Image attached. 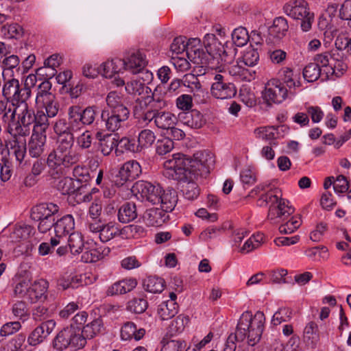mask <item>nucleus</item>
Segmentation results:
<instances>
[{"label":"nucleus","instance_id":"obj_34","mask_svg":"<svg viewBox=\"0 0 351 351\" xmlns=\"http://www.w3.org/2000/svg\"><path fill=\"white\" fill-rule=\"evenodd\" d=\"M125 89L128 94L138 96L144 94L146 95L145 96L151 95L153 93L152 89L146 86L143 82L136 79L128 82L125 86Z\"/></svg>","mask_w":351,"mask_h":351},{"label":"nucleus","instance_id":"obj_64","mask_svg":"<svg viewBox=\"0 0 351 351\" xmlns=\"http://www.w3.org/2000/svg\"><path fill=\"white\" fill-rule=\"evenodd\" d=\"M74 179L71 178H64L59 182V189L62 190V194H71L74 193L77 189L80 188L78 184L75 186Z\"/></svg>","mask_w":351,"mask_h":351},{"label":"nucleus","instance_id":"obj_26","mask_svg":"<svg viewBox=\"0 0 351 351\" xmlns=\"http://www.w3.org/2000/svg\"><path fill=\"white\" fill-rule=\"evenodd\" d=\"M204 45L208 57L210 56L213 59L217 58V55H219V53L221 52L223 47L225 46L213 34L205 35Z\"/></svg>","mask_w":351,"mask_h":351},{"label":"nucleus","instance_id":"obj_19","mask_svg":"<svg viewBox=\"0 0 351 351\" xmlns=\"http://www.w3.org/2000/svg\"><path fill=\"white\" fill-rule=\"evenodd\" d=\"M188 59L194 64H206L208 60L207 53L203 50L199 38L189 39V47L186 53Z\"/></svg>","mask_w":351,"mask_h":351},{"label":"nucleus","instance_id":"obj_27","mask_svg":"<svg viewBox=\"0 0 351 351\" xmlns=\"http://www.w3.org/2000/svg\"><path fill=\"white\" fill-rule=\"evenodd\" d=\"M35 233V229L29 225H16L10 234L11 241H25L30 240L34 237Z\"/></svg>","mask_w":351,"mask_h":351},{"label":"nucleus","instance_id":"obj_4","mask_svg":"<svg viewBox=\"0 0 351 351\" xmlns=\"http://www.w3.org/2000/svg\"><path fill=\"white\" fill-rule=\"evenodd\" d=\"M106 101L109 109L101 111V119L108 131L114 132L129 118L130 110L123 103L122 94L117 91H110Z\"/></svg>","mask_w":351,"mask_h":351},{"label":"nucleus","instance_id":"obj_5","mask_svg":"<svg viewBox=\"0 0 351 351\" xmlns=\"http://www.w3.org/2000/svg\"><path fill=\"white\" fill-rule=\"evenodd\" d=\"M265 322L263 312L257 311L253 315L250 311H245L240 317L235 333L240 341L247 338L248 344L253 346L261 339Z\"/></svg>","mask_w":351,"mask_h":351},{"label":"nucleus","instance_id":"obj_58","mask_svg":"<svg viewBox=\"0 0 351 351\" xmlns=\"http://www.w3.org/2000/svg\"><path fill=\"white\" fill-rule=\"evenodd\" d=\"M160 351H183L186 347L185 341L180 339H172L167 341L163 339Z\"/></svg>","mask_w":351,"mask_h":351},{"label":"nucleus","instance_id":"obj_62","mask_svg":"<svg viewBox=\"0 0 351 351\" xmlns=\"http://www.w3.org/2000/svg\"><path fill=\"white\" fill-rule=\"evenodd\" d=\"M267 274H269L270 280L272 283L285 284L289 282L286 278V276L288 274V271L285 269L278 268L269 271Z\"/></svg>","mask_w":351,"mask_h":351},{"label":"nucleus","instance_id":"obj_37","mask_svg":"<svg viewBox=\"0 0 351 351\" xmlns=\"http://www.w3.org/2000/svg\"><path fill=\"white\" fill-rule=\"evenodd\" d=\"M103 75L106 77H112L114 74L119 73L124 69V62L122 59L114 58L108 60L102 64Z\"/></svg>","mask_w":351,"mask_h":351},{"label":"nucleus","instance_id":"obj_52","mask_svg":"<svg viewBox=\"0 0 351 351\" xmlns=\"http://www.w3.org/2000/svg\"><path fill=\"white\" fill-rule=\"evenodd\" d=\"M258 60L259 53L258 52V49L254 48L251 44L250 46L245 49L241 62H243L245 65L248 66H254L256 64Z\"/></svg>","mask_w":351,"mask_h":351},{"label":"nucleus","instance_id":"obj_32","mask_svg":"<svg viewBox=\"0 0 351 351\" xmlns=\"http://www.w3.org/2000/svg\"><path fill=\"white\" fill-rule=\"evenodd\" d=\"M145 333L143 328L137 329L133 322H127L121 328V337L123 340H130L134 339L136 341L140 340Z\"/></svg>","mask_w":351,"mask_h":351},{"label":"nucleus","instance_id":"obj_11","mask_svg":"<svg viewBox=\"0 0 351 351\" xmlns=\"http://www.w3.org/2000/svg\"><path fill=\"white\" fill-rule=\"evenodd\" d=\"M288 95V90L284 84L278 79H271L265 85L262 92L263 99L268 106L279 104L284 101Z\"/></svg>","mask_w":351,"mask_h":351},{"label":"nucleus","instance_id":"obj_2","mask_svg":"<svg viewBox=\"0 0 351 351\" xmlns=\"http://www.w3.org/2000/svg\"><path fill=\"white\" fill-rule=\"evenodd\" d=\"M214 164V155L209 151L203 150L195 153L193 158H187L180 153L173 154L171 158L164 162L163 165L168 171L167 173L169 177L173 180H183L206 176Z\"/></svg>","mask_w":351,"mask_h":351},{"label":"nucleus","instance_id":"obj_22","mask_svg":"<svg viewBox=\"0 0 351 351\" xmlns=\"http://www.w3.org/2000/svg\"><path fill=\"white\" fill-rule=\"evenodd\" d=\"M178 119L184 125L195 129L200 128L206 123L203 115L197 110L181 112L178 114Z\"/></svg>","mask_w":351,"mask_h":351},{"label":"nucleus","instance_id":"obj_33","mask_svg":"<svg viewBox=\"0 0 351 351\" xmlns=\"http://www.w3.org/2000/svg\"><path fill=\"white\" fill-rule=\"evenodd\" d=\"M86 251L82 255V260L86 263H93L103 258L110 253L109 247H86Z\"/></svg>","mask_w":351,"mask_h":351},{"label":"nucleus","instance_id":"obj_30","mask_svg":"<svg viewBox=\"0 0 351 351\" xmlns=\"http://www.w3.org/2000/svg\"><path fill=\"white\" fill-rule=\"evenodd\" d=\"M287 128H286L284 125L278 126V127H260L254 130V134H256V138L263 140V141H269L278 138L280 134V131L284 132L287 131Z\"/></svg>","mask_w":351,"mask_h":351},{"label":"nucleus","instance_id":"obj_49","mask_svg":"<svg viewBox=\"0 0 351 351\" xmlns=\"http://www.w3.org/2000/svg\"><path fill=\"white\" fill-rule=\"evenodd\" d=\"M335 45L338 50H345L351 55V35L348 32L339 33L335 39Z\"/></svg>","mask_w":351,"mask_h":351},{"label":"nucleus","instance_id":"obj_53","mask_svg":"<svg viewBox=\"0 0 351 351\" xmlns=\"http://www.w3.org/2000/svg\"><path fill=\"white\" fill-rule=\"evenodd\" d=\"M232 39L236 46L243 47L250 40V35L245 27H239L234 29L232 32Z\"/></svg>","mask_w":351,"mask_h":351},{"label":"nucleus","instance_id":"obj_31","mask_svg":"<svg viewBox=\"0 0 351 351\" xmlns=\"http://www.w3.org/2000/svg\"><path fill=\"white\" fill-rule=\"evenodd\" d=\"M303 340L308 345L312 347L316 346L319 340V332L318 325L313 321L308 322L303 330Z\"/></svg>","mask_w":351,"mask_h":351},{"label":"nucleus","instance_id":"obj_7","mask_svg":"<svg viewBox=\"0 0 351 351\" xmlns=\"http://www.w3.org/2000/svg\"><path fill=\"white\" fill-rule=\"evenodd\" d=\"M48 288L47 281L41 279L31 283L29 280H23L14 287V294L30 303L42 302L46 299Z\"/></svg>","mask_w":351,"mask_h":351},{"label":"nucleus","instance_id":"obj_10","mask_svg":"<svg viewBox=\"0 0 351 351\" xmlns=\"http://www.w3.org/2000/svg\"><path fill=\"white\" fill-rule=\"evenodd\" d=\"M132 192L142 201H147L152 204H158L159 195L162 187L159 184H153L145 180L136 182L131 189Z\"/></svg>","mask_w":351,"mask_h":351},{"label":"nucleus","instance_id":"obj_17","mask_svg":"<svg viewBox=\"0 0 351 351\" xmlns=\"http://www.w3.org/2000/svg\"><path fill=\"white\" fill-rule=\"evenodd\" d=\"M56 323L53 319L43 322L35 328L27 337L30 346H36L42 343L54 330Z\"/></svg>","mask_w":351,"mask_h":351},{"label":"nucleus","instance_id":"obj_25","mask_svg":"<svg viewBox=\"0 0 351 351\" xmlns=\"http://www.w3.org/2000/svg\"><path fill=\"white\" fill-rule=\"evenodd\" d=\"M168 219L167 213L160 208L148 209L143 215V220L149 226H161Z\"/></svg>","mask_w":351,"mask_h":351},{"label":"nucleus","instance_id":"obj_18","mask_svg":"<svg viewBox=\"0 0 351 351\" xmlns=\"http://www.w3.org/2000/svg\"><path fill=\"white\" fill-rule=\"evenodd\" d=\"M289 29L287 19L282 16L274 19L273 24L268 28V37L266 38L267 43H278L286 36Z\"/></svg>","mask_w":351,"mask_h":351},{"label":"nucleus","instance_id":"obj_63","mask_svg":"<svg viewBox=\"0 0 351 351\" xmlns=\"http://www.w3.org/2000/svg\"><path fill=\"white\" fill-rule=\"evenodd\" d=\"M11 149H13L16 159L21 162L26 154L27 149L25 141H19L18 139L13 140V144L11 145Z\"/></svg>","mask_w":351,"mask_h":351},{"label":"nucleus","instance_id":"obj_59","mask_svg":"<svg viewBox=\"0 0 351 351\" xmlns=\"http://www.w3.org/2000/svg\"><path fill=\"white\" fill-rule=\"evenodd\" d=\"M100 150L104 156H108L117 145V141L112 135L104 136L100 138Z\"/></svg>","mask_w":351,"mask_h":351},{"label":"nucleus","instance_id":"obj_39","mask_svg":"<svg viewBox=\"0 0 351 351\" xmlns=\"http://www.w3.org/2000/svg\"><path fill=\"white\" fill-rule=\"evenodd\" d=\"M104 330L102 319L97 318L93 320L82 328V333L86 339H90Z\"/></svg>","mask_w":351,"mask_h":351},{"label":"nucleus","instance_id":"obj_50","mask_svg":"<svg viewBox=\"0 0 351 351\" xmlns=\"http://www.w3.org/2000/svg\"><path fill=\"white\" fill-rule=\"evenodd\" d=\"M305 254L313 261L325 260L328 256V248L324 245L309 247L305 250Z\"/></svg>","mask_w":351,"mask_h":351},{"label":"nucleus","instance_id":"obj_42","mask_svg":"<svg viewBox=\"0 0 351 351\" xmlns=\"http://www.w3.org/2000/svg\"><path fill=\"white\" fill-rule=\"evenodd\" d=\"M71 335L69 327L61 330L53 341V348L57 350L62 351L70 346Z\"/></svg>","mask_w":351,"mask_h":351},{"label":"nucleus","instance_id":"obj_14","mask_svg":"<svg viewBox=\"0 0 351 351\" xmlns=\"http://www.w3.org/2000/svg\"><path fill=\"white\" fill-rule=\"evenodd\" d=\"M69 107L80 130L86 125H92L99 114L98 108L95 106H89L84 108L79 105Z\"/></svg>","mask_w":351,"mask_h":351},{"label":"nucleus","instance_id":"obj_45","mask_svg":"<svg viewBox=\"0 0 351 351\" xmlns=\"http://www.w3.org/2000/svg\"><path fill=\"white\" fill-rule=\"evenodd\" d=\"M35 117L36 119L34 121L32 132H36L46 134V131L49 126V118L51 117H48L44 111H37Z\"/></svg>","mask_w":351,"mask_h":351},{"label":"nucleus","instance_id":"obj_47","mask_svg":"<svg viewBox=\"0 0 351 351\" xmlns=\"http://www.w3.org/2000/svg\"><path fill=\"white\" fill-rule=\"evenodd\" d=\"M121 230H119L114 226L106 225L103 226L99 234L100 241H110L114 238L121 239Z\"/></svg>","mask_w":351,"mask_h":351},{"label":"nucleus","instance_id":"obj_15","mask_svg":"<svg viewBox=\"0 0 351 351\" xmlns=\"http://www.w3.org/2000/svg\"><path fill=\"white\" fill-rule=\"evenodd\" d=\"M215 82L211 86L212 95L220 99H227L233 97L237 93L234 84L228 82L223 75L217 74L214 77Z\"/></svg>","mask_w":351,"mask_h":351},{"label":"nucleus","instance_id":"obj_13","mask_svg":"<svg viewBox=\"0 0 351 351\" xmlns=\"http://www.w3.org/2000/svg\"><path fill=\"white\" fill-rule=\"evenodd\" d=\"M74 219L70 215H66L60 219H57L56 222L54 221V231L56 236L60 239L64 236L69 234L68 241H83L84 239L80 232H71L74 228Z\"/></svg>","mask_w":351,"mask_h":351},{"label":"nucleus","instance_id":"obj_29","mask_svg":"<svg viewBox=\"0 0 351 351\" xmlns=\"http://www.w3.org/2000/svg\"><path fill=\"white\" fill-rule=\"evenodd\" d=\"M138 216L136 206L134 202H125L118 210L117 217L123 223L134 221Z\"/></svg>","mask_w":351,"mask_h":351},{"label":"nucleus","instance_id":"obj_44","mask_svg":"<svg viewBox=\"0 0 351 351\" xmlns=\"http://www.w3.org/2000/svg\"><path fill=\"white\" fill-rule=\"evenodd\" d=\"M21 106L23 107L21 112L19 114V121L18 123L22 124L23 126L30 127L34 123L36 117L33 109L29 108L27 101L25 104H21Z\"/></svg>","mask_w":351,"mask_h":351},{"label":"nucleus","instance_id":"obj_51","mask_svg":"<svg viewBox=\"0 0 351 351\" xmlns=\"http://www.w3.org/2000/svg\"><path fill=\"white\" fill-rule=\"evenodd\" d=\"M12 312L14 316L23 322L27 320L29 317V313L26 303L23 301L15 302L12 307Z\"/></svg>","mask_w":351,"mask_h":351},{"label":"nucleus","instance_id":"obj_24","mask_svg":"<svg viewBox=\"0 0 351 351\" xmlns=\"http://www.w3.org/2000/svg\"><path fill=\"white\" fill-rule=\"evenodd\" d=\"M136 285L137 281L135 278H124L108 287L106 294L108 296L125 294L132 291Z\"/></svg>","mask_w":351,"mask_h":351},{"label":"nucleus","instance_id":"obj_28","mask_svg":"<svg viewBox=\"0 0 351 351\" xmlns=\"http://www.w3.org/2000/svg\"><path fill=\"white\" fill-rule=\"evenodd\" d=\"M159 197L158 204H160V208L163 209L167 213L171 212L178 202L176 191L173 189H168L167 190L162 189V192L159 195Z\"/></svg>","mask_w":351,"mask_h":351},{"label":"nucleus","instance_id":"obj_48","mask_svg":"<svg viewBox=\"0 0 351 351\" xmlns=\"http://www.w3.org/2000/svg\"><path fill=\"white\" fill-rule=\"evenodd\" d=\"M69 329H70V333L71 334L70 347L74 350H78L84 347L86 343V338L82 333V328L77 330L73 328H69Z\"/></svg>","mask_w":351,"mask_h":351},{"label":"nucleus","instance_id":"obj_46","mask_svg":"<svg viewBox=\"0 0 351 351\" xmlns=\"http://www.w3.org/2000/svg\"><path fill=\"white\" fill-rule=\"evenodd\" d=\"M189 319L187 316L180 315L176 317L169 325L168 328V333L170 335H175L182 332L185 326L189 323Z\"/></svg>","mask_w":351,"mask_h":351},{"label":"nucleus","instance_id":"obj_56","mask_svg":"<svg viewBox=\"0 0 351 351\" xmlns=\"http://www.w3.org/2000/svg\"><path fill=\"white\" fill-rule=\"evenodd\" d=\"M37 106L40 108H45V113L51 118L55 117L60 110V104L56 97L47 100V101H45V104H40Z\"/></svg>","mask_w":351,"mask_h":351},{"label":"nucleus","instance_id":"obj_41","mask_svg":"<svg viewBox=\"0 0 351 351\" xmlns=\"http://www.w3.org/2000/svg\"><path fill=\"white\" fill-rule=\"evenodd\" d=\"M145 229L140 226H128L121 229V239H139L145 236Z\"/></svg>","mask_w":351,"mask_h":351},{"label":"nucleus","instance_id":"obj_3","mask_svg":"<svg viewBox=\"0 0 351 351\" xmlns=\"http://www.w3.org/2000/svg\"><path fill=\"white\" fill-rule=\"evenodd\" d=\"M75 141H57V146L48 154L47 175L58 180L64 174V169L78 162L80 154L74 147Z\"/></svg>","mask_w":351,"mask_h":351},{"label":"nucleus","instance_id":"obj_9","mask_svg":"<svg viewBox=\"0 0 351 351\" xmlns=\"http://www.w3.org/2000/svg\"><path fill=\"white\" fill-rule=\"evenodd\" d=\"M280 191L278 189H270L263 196L266 199L267 204H270L268 218L274 220L278 217L289 216L294 213V208L289 206V201L278 197V193Z\"/></svg>","mask_w":351,"mask_h":351},{"label":"nucleus","instance_id":"obj_61","mask_svg":"<svg viewBox=\"0 0 351 351\" xmlns=\"http://www.w3.org/2000/svg\"><path fill=\"white\" fill-rule=\"evenodd\" d=\"M73 179H74L77 184L87 183L90 179L88 169L82 166H76L73 169Z\"/></svg>","mask_w":351,"mask_h":351},{"label":"nucleus","instance_id":"obj_54","mask_svg":"<svg viewBox=\"0 0 351 351\" xmlns=\"http://www.w3.org/2000/svg\"><path fill=\"white\" fill-rule=\"evenodd\" d=\"M155 140L154 133L150 130L145 129L139 133L137 142L141 150L143 148L150 147Z\"/></svg>","mask_w":351,"mask_h":351},{"label":"nucleus","instance_id":"obj_35","mask_svg":"<svg viewBox=\"0 0 351 351\" xmlns=\"http://www.w3.org/2000/svg\"><path fill=\"white\" fill-rule=\"evenodd\" d=\"M52 84L49 80L42 82L37 88L36 97V104H45V101L56 97L55 94L51 92Z\"/></svg>","mask_w":351,"mask_h":351},{"label":"nucleus","instance_id":"obj_16","mask_svg":"<svg viewBox=\"0 0 351 351\" xmlns=\"http://www.w3.org/2000/svg\"><path fill=\"white\" fill-rule=\"evenodd\" d=\"M142 173V169L140 164L134 160H129L125 162L119 171L117 178H120V182L116 180V184L123 185L127 182H131L138 178Z\"/></svg>","mask_w":351,"mask_h":351},{"label":"nucleus","instance_id":"obj_8","mask_svg":"<svg viewBox=\"0 0 351 351\" xmlns=\"http://www.w3.org/2000/svg\"><path fill=\"white\" fill-rule=\"evenodd\" d=\"M59 206L51 202L39 204L32 208L31 218L39 221L38 229L40 233L47 232L54 225L58 217Z\"/></svg>","mask_w":351,"mask_h":351},{"label":"nucleus","instance_id":"obj_40","mask_svg":"<svg viewBox=\"0 0 351 351\" xmlns=\"http://www.w3.org/2000/svg\"><path fill=\"white\" fill-rule=\"evenodd\" d=\"M144 289L152 293H160L165 287V280L159 277L149 276L143 280Z\"/></svg>","mask_w":351,"mask_h":351},{"label":"nucleus","instance_id":"obj_38","mask_svg":"<svg viewBox=\"0 0 351 351\" xmlns=\"http://www.w3.org/2000/svg\"><path fill=\"white\" fill-rule=\"evenodd\" d=\"M178 307L176 302L164 301L158 307V314L161 319L167 320L177 314Z\"/></svg>","mask_w":351,"mask_h":351},{"label":"nucleus","instance_id":"obj_21","mask_svg":"<svg viewBox=\"0 0 351 351\" xmlns=\"http://www.w3.org/2000/svg\"><path fill=\"white\" fill-rule=\"evenodd\" d=\"M307 6L308 3L304 0H291L285 3L283 10L287 16L299 20L310 13Z\"/></svg>","mask_w":351,"mask_h":351},{"label":"nucleus","instance_id":"obj_12","mask_svg":"<svg viewBox=\"0 0 351 351\" xmlns=\"http://www.w3.org/2000/svg\"><path fill=\"white\" fill-rule=\"evenodd\" d=\"M57 141H75L73 133L80 131L70 107L67 110V119H60L53 125Z\"/></svg>","mask_w":351,"mask_h":351},{"label":"nucleus","instance_id":"obj_20","mask_svg":"<svg viewBox=\"0 0 351 351\" xmlns=\"http://www.w3.org/2000/svg\"><path fill=\"white\" fill-rule=\"evenodd\" d=\"M46 142V134L36 132H32L27 145L29 155L32 158L40 157L45 152Z\"/></svg>","mask_w":351,"mask_h":351},{"label":"nucleus","instance_id":"obj_55","mask_svg":"<svg viewBox=\"0 0 351 351\" xmlns=\"http://www.w3.org/2000/svg\"><path fill=\"white\" fill-rule=\"evenodd\" d=\"M189 47V40L184 36L176 37L171 44L170 49L173 54L180 55L186 53Z\"/></svg>","mask_w":351,"mask_h":351},{"label":"nucleus","instance_id":"obj_36","mask_svg":"<svg viewBox=\"0 0 351 351\" xmlns=\"http://www.w3.org/2000/svg\"><path fill=\"white\" fill-rule=\"evenodd\" d=\"M194 180L190 178L178 180L184 182L182 186V191L184 197L191 201L197 199L200 193V189Z\"/></svg>","mask_w":351,"mask_h":351},{"label":"nucleus","instance_id":"obj_57","mask_svg":"<svg viewBox=\"0 0 351 351\" xmlns=\"http://www.w3.org/2000/svg\"><path fill=\"white\" fill-rule=\"evenodd\" d=\"M1 33L8 38H19L23 35V29L18 23H12L8 25H3L1 27Z\"/></svg>","mask_w":351,"mask_h":351},{"label":"nucleus","instance_id":"obj_43","mask_svg":"<svg viewBox=\"0 0 351 351\" xmlns=\"http://www.w3.org/2000/svg\"><path fill=\"white\" fill-rule=\"evenodd\" d=\"M303 77L308 82H313L322 77V68L318 63L311 62L303 69Z\"/></svg>","mask_w":351,"mask_h":351},{"label":"nucleus","instance_id":"obj_1","mask_svg":"<svg viewBox=\"0 0 351 351\" xmlns=\"http://www.w3.org/2000/svg\"><path fill=\"white\" fill-rule=\"evenodd\" d=\"M166 94L160 86H156L151 95L143 96L135 100L133 114L135 119L147 125L154 121L159 129L169 130L178 118L169 111L162 110L169 105Z\"/></svg>","mask_w":351,"mask_h":351},{"label":"nucleus","instance_id":"obj_60","mask_svg":"<svg viewBox=\"0 0 351 351\" xmlns=\"http://www.w3.org/2000/svg\"><path fill=\"white\" fill-rule=\"evenodd\" d=\"M148 303L143 298H133L128 302L127 309L134 313H142L147 308Z\"/></svg>","mask_w":351,"mask_h":351},{"label":"nucleus","instance_id":"obj_23","mask_svg":"<svg viewBox=\"0 0 351 351\" xmlns=\"http://www.w3.org/2000/svg\"><path fill=\"white\" fill-rule=\"evenodd\" d=\"M123 60L124 69L134 74L141 72L147 64L145 56L140 51L132 52L127 58Z\"/></svg>","mask_w":351,"mask_h":351},{"label":"nucleus","instance_id":"obj_6","mask_svg":"<svg viewBox=\"0 0 351 351\" xmlns=\"http://www.w3.org/2000/svg\"><path fill=\"white\" fill-rule=\"evenodd\" d=\"M3 84L2 87L3 97L10 101L13 106L20 107L21 104H25L32 95L30 87H21L18 79L13 74L2 73Z\"/></svg>","mask_w":351,"mask_h":351}]
</instances>
